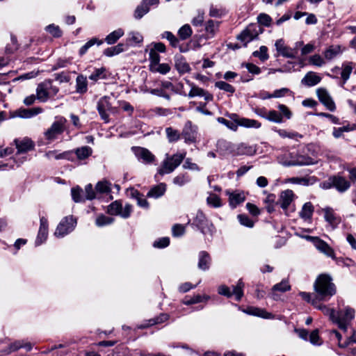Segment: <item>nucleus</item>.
<instances>
[{
    "label": "nucleus",
    "mask_w": 356,
    "mask_h": 356,
    "mask_svg": "<svg viewBox=\"0 0 356 356\" xmlns=\"http://www.w3.org/2000/svg\"><path fill=\"white\" fill-rule=\"evenodd\" d=\"M332 281V277L327 274L318 276L314 284L317 299L326 301L336 293V286Z\"/></svg>",
    "instance_id": "obj_1"
},
{
    "label": "nucleus",
    "mask_w": 356,
    "mask_h": 356,
    "mask_svg": "<svg viewBox=\"0 0 356 356\" xmlns=\"http://www.w3.org/2000/svg\"><path fill=\"white\" fill-rule=\"evenodd\" d=\"M320 186L325 190L334 188L338 192L344 193L350 188L351 184L345 177L337 175L330 176L327 179L321 182Z\"/></svg>",
    "instance_id": "obj_2"
},
{
    "label": "nucleus",
    "mask_w": 356,
    "mask_h": 356,
    "mask_svg": "<svg viewBox=\"0 0 356 356\" xmlns=\"http://www.w3.org/2000/svg\"><path fill=\"white\" fill-rule=\"evenodd\" d=\"M186 156V153H177L169 156L167 155L165 159L162 162L161 166L158 170L161 175L170 174L178 167Z\"/></svg>",
    "instance_id": "obj_3"
},
{
    "label": "nucleus",
    "mask_w": 356,
    "mask_h": 356,
    "mask_svg": "<svg viewBox=\"0 0 356 356\" xmlns=\"http://www.w3.org/2000/svg\"><path fill=\"white\" fill-rule=\"evenodd\" d=\"M355 317V310L347 307L344 310H340L336 313V317L334 323L338 325L340 330L346 332L348 325Z\"/></svg>",
    "instance_id": "obj_4"
},
{
    "label": "nucleus",
    "mask_w": 356,
    "mask_h": 356,
    "mask_svg": "<svg viewBox=\"0 0 356 356\" xmlns=\"http://www.w3.org/2000/svg\"><path fill=\"white\" fill-rule=\"evenodd\" d=\"M76 225V220L72 216L64 217L58 225L54 235L62 238L72 232Z\"/></svg>",
    "instance_id": "obj_5"
},
{
    "label": "nucleus",
    "mask_w": 356,
    "mask_h": 356,
    "mask_svg": "<svg viewBox=\"0 0 356 356\" xmlns=\"http://www.w3.org/2000/svg\"><path fill=\"white\" fill-rule=\"evenodd\" d=\"M193 225L204 234H209L212 235L215 232L213 223L207 218L202 211L197 212L196 216L193 220Z\"/></svg>",
    "instance_id": "obj_6"
},
{
    "label": "nucleus",
    "mask_w": 356,
    "mask_h": 356,
    "mask_svg": "<svg viewBox=\"0 0 356 356\" xmlns=\"http://www.w3.org/2000/svg\"><path fill=\"white\" fill-rule=\"evenodd\" d=\"M262 31L261 26L251 24L237 36V39L246 44L256 38L259 33H262Z\"/></svg>",
    "instance_id": "obj_7"
},
{
    "label": "nucleus",
    "mask_w": 356,
    "mask_h": 356,
    "mask_svg": "<svg viewBox=\"0 0 356 356\" xmlns=\"http://www.w3.org/2000/svg\"><path fill=\"white\" fill-rule=\"evenodd\" d=\"M66 119L60 117L55 121L51 126L44 132V137L47 140L52 141L57 138L65 131V124Z\"/></svg>",
    "instance_id": "obj_8"
},
{
    "label": "nucleus",
    "mask_w": 356,
    "mask_h": 356,
    "mask_svg": "<svg viewBox=\"0 0 356 356\" xmlns=\"http://www.w3.org/2000/svg\"><path fill=\"white\" fill-rule=\"evenodd\" d=\"M110 100V97L104 96L99 99L97 106V108L101 118L106 122L109 121L108 112H114L115 111V108H113Z\"/></svg>",
    "instance_id": "obj_9"
},
{
    "label": "nucleus",
    "mask_w": 356,
    "mask_h": 356,
    "mask_svg": "<svg viewBox=\"0 0 356 356\" xmlns=\"http://www.w3.org/2000/svg\"><path fill=\"white\" fill-rule=\"evenodd\" d=\"M307 238L314 242V245L319 251L324 253L327 257L337 260L338 262V259L335 257L334 250L326 242L316 236H307Z\"/></svg>",
    "instance_id": "obj_10"
},
{
    "label": "nucleus",
    "mask_w": 356,
    "mask_h": 356,
    "mask_svg": "<svg viewBox=\"0 0 356 356\" xmlns=\"http://www.w3.org/2000/svg\"><path fill=\"white\" fill-rule=\"evenodd\" d=\"M316 94L319 101L330 111L336 109V106L330 94L325 88H318Z\"/></svg>",
    "instance_id": "obj_11"
},
{
    "label": "nucleus",
    "mask_w": 356,
    "mask_h": 356,
    "mask_svg": "<svg viewBox=\"0 0 356 356\" xmlns=\"http://www.w3.org/2000/svg\"><path fill=\"white\" fill-rule=\"evenodd\" d=\"M48 87H51V79H46L38 85L36 97L39 101L45 102L49 99V92Z\"/></svg>",
    "instance_id": "obj_12"
},
{
    "label": "nucleus",
    "mask_w": 356,
    "mask_h": 356,
    "mask_svg": "<svg viewBox=\"0 0 356 356\" xmlns=\"http://www.w3.org/2000/svg\"><path fill=\"white\" fill-rule=\"evenodd\" d=\"M181 136L186 143H193L196 140V129L191 121H187L181 132Z\"/></svg>",
    "instance_id": "obj_13"
},
{
    "label": "nucleus",
    "mask_w": 356,
    "mask_h": 356,
    "mask_svg": "<svg viewBox=\"0 0 356 356\" xmlns=\"http://www.w3.org/2000/svg\"><path fill=\"white\" fill-rule=\"evenodd\" d=\"M131 149L138 159L143 160L146 163H152L155 159L154 155L146 148L133 147Z\"/></svg>",
    "instance_id": "obj_14"
},
{
    "label": "nucleus",
    "mask_w": 356,
    "mask_h": 356,
    "mask_svg": "<svg viewBox=\"0 0 356 356\" xmlns=\"http://www.w3.org/2000/svg\"><path fill=\"white\" fill-rule=\"evenodd\" d=\"M294 193L293 191L287 189L281 192L278 201L275 204H280L283 210H286L293 201Z\"/></svg>",
    "instance_id": "obj_15"
},
{
    "label": "nucleus",
    "mask_w": 356,
    "mask_h": 356,
    "mask_svg": "<svg viewBox=\"0 0 356 356\" xmlns=\"http://www.w3.org/2000/svg\"><path fill=\"white\" fill-rule=\"evenodd\" d=\"M48 236V221L47 219L44 217L40 218V228L38 231V234L37 236V238L35 240V245H40L42 243H44Z\"/></svg>",
    "instance_id": "obj_16"
},
{
    "label": "nucleus",
    "mask_w": 356,
    "mask_h": 356,
    "mask_svg": "<svg viewBox=\"0 0 356 356\" xmlns=\"http://www.w3.org/2000/svg\"><path fill=\"white\" fill-rule=\"evenodd\" d=\"M43 111L40 107H35L32 108H19L15 111L13 117H19L23 118H29L41 113Z\"/></svg>",
    "instance_id": "obj_17"
},
{
    "label": "nucleus",
    "mask_w": 356,
    "mask_h": 356,
    "mask_svg": "<svg viewBox=\"0 0 356 356\" xmlns=\"http://www.w3.org/2000/svg\"><path fill=\"white\" fill-rule=\"evenodd\" d=\"M14 143L17 149L18 154L27 152L33 149L34 147L33 142L28 138H24L23 139H15Z\"/></svg>",
    "instance_id": "obj_18"
},
{
    "label": "nucleus",
    "mask_w": 356,
    "mask_h": 356,
    "mask_svg": "<svg viewBox=\"0 0 356 356\" xmlns=\"http://www.w3.org/2000/svg\"><path fill=\"white\" fill-rule=\"evenodd\" d=\"M275 46L276 50L283 56L290 58H295V51H292V48L285 46L282 39L277 40L275 42Z\"/></svg>",
    "instance_id": "obj_19"
},
{
    "label": "nucleus",
    "mask_w": 356,
    "mask_h": 356,
    "mask_svg": "<svg viewBox=\"0 0 356 356\" xmlns=\"http://www.w3.org/2000/svg\"><path fill=\"white\" fill-rule=\"evenodd\" d=\"M220 22L209 19L205 23L206 39L213 38L218 31Z\"/></svg>",
    "instance_id": "obj_20"
},
{
    "label": "nucleus",
    "mask_w": 356,
    "mask_h": 356,
    "mask_svg": "<svg viewBox=\"0 0 356 356\" xmlns=\"http://www.w3.org/2000/svg\"><path fill=\"white\" fill-rule=\"evenodd\" d=\"M196 96L204 97L206 101H211L213 99L211 94L201 88L193 86L188 93V97H194Z\"/></svg>",
    "instance_id": "obj_21"
},
{
    "label": "nucleus",
    "mask_w": 356,
    "mask_h": 356,
    "mask_svg": "<svg viewBox=\"0 0 356 356\" xmlns=\"http://www.w3.org/2000/svg\"><path fill=\"white\" fill-rule=\"evenodd\" d=\"M211 259L209 254L206 251H201L199 253L198 268L202 270L209 268Z\"/></svg>",
    "instance_id": "obj_22"
},
{
    "label": "nucleus",
    "mask_w": 356,
    "mask_h": 356,
    "mask_svg": "<svg viewBox=\"0 0 356 356\" xmlns=\"http://www.w3.org/2000/svg\"><path fill=\"white\" fill-rule=\"evenodd\" d=\"M166 191V185L164 183L153 186L147 193V197L159 198L163 196Z\"/></svg>",
    "instance_id": "obj_23"
},
{
    "label": "nucleus",
    "mask_w": 356,
    "mask_h": 356,
    "mask_svg": "<svg viewBox=\"0 0 356 356\" xmlns=\"http://www.w3.org/2000/svg\"><path fill=\"white\" fill-rule=\"evenodd\" d=\"M217 147L223 154H233L235 155L236 147L227 140H218L217 143Z\"/></svg>",
    "instance_id": "obj_24"
},
{
    "label": "nucleus",
    "mask_w": 356,
    "mask_h": 356,
    "mask_svg": "<svg viewBox=\"0 0 356 356\" xmlns=\"http://www.w3.org/2000/svg\"><path fill=\"white\" fill-rule=\"evenodd\" d=\"M321 81V78L315 72H309L306 74L305 77L302 79V84L307 86H313L318 84Z\"/></svg>",
    "instance_id": "obj_25"
},
{
    "label": "nucleus",
    "mask_w": 356,
    "mask_h": 356,
    "mask_svg": "<svg viewBox=\"0 0 356 356\" xmlns=\"http://www.w3.org/2000/svg\"><path fill=\"white\" fill-rule=\"evenodd\" d=\"M175 68L180 74L190 72L191 67L182 56L175 57Z\"/></svg>",
    "instance_id": "obj_26"
},
{
    "label": "nucleus",
    "mask_w": 356,
    "mask_h": 356,
    "mask_svg": "<svg viewBox=\"0 0 356 356\" xmlns=\"http://www.w3.org/2000/svg\"><path fill=\"white\" fill-rule=\"evenodd\" d=\"M88 90V81L86 76L79 74L76 78V92L79 94H84Z\"/></svg>",
    "instance_id": "obj_27"
},
{
    "label": "nucleus",
    "mask_w": 356,
    "mask_h": 356,
    "mask_svg": "<svg viewBox=\"0 0 356 356\" xmlns=\"http://www.w3.org/2000/svg\"><path fill=\"white\" fill-rule=\"evenodd\" d=\"M229 194V204L232 207L235 208L239 204L245 201V195L243 193H227Z\"/></svg>",
    "instance_id": "obj_28"
},
{
    "label": "nucleus",
    "mask_w": 356,
    "mask_h": 356,
    "mask_svg": "<svg viewBox=\"0 0 356 356\" xmlns=\"http://www.w3.org/2000/svg\"><path fill=\"white\" fill-rule=\"evenodd\" d=\"M255 152L256 149L254 147L245 143H241L236 147L235 155H253Z\"/></svg>",
    "instance_id": "obj_29"
},
{
    "label": "nucleus",
    "mask_w": 356,
    "mask_h": 356,
    "mask_svg": "<svg viewBox=\"0 0 356 356\" xmlns=\"http://www.w3.org/2000/svg\"><path fill=\"white\" fill-rule=\"evenodd\" d=\"M353 63L352 62H344L342 64L341 77L343 80V84L349 79L350 74L353 70Z\"/></svg>",
    "instance_id": "obj_30"
},
{
    "label": "nucleus",
    "mask_w": 356,
    "mask_h": 356,
    "mask_svg": "<svg viewBox=\"0 0 356 356\" xmlns=\"http://www.w3.org/2000/svg\"><path fill=\"white\" fill-rule=\"evenodd\" d=\"M88 78L94 82H96L99 79H106L107 78L106 69L104 67L95 68Z\"/></svg>",
    "instance_id": "obj_31"
},
{
    "label": "nucleus",
    "mask_w": 356,
    "mask_h": 356,
    "mask_svg": "<svg viewBox=\"0 0 356 356\" xmlns=\"http://www.w3.org/2000/svg\"><path fill=\"white\" fill-rule=\"evenodd\" d=\"M238 125L247 127V128H259L261 123L257 120L248 118H238L235 120Z\"/></svg>",
    "instance_id": "obj_32"
},
{
    "label": "nucleus",
    "mask_w": 356,
    "mask_h": 356,
    "mask_svg": "<svg viewBox=\"0 0 356 356\" xmlns=\"http://www.w3.org/2000/svg\"><path fill=\"white\" fill-rule=\"evenodd\" d=\"M124 31L122 29H118L109 33L105 38V41L108 44H115L122 35Z\"/></svg>",
    "instance_id": "obj_33"
},
{
    "label": "nucleus",
    "mask_w": 356,
    "mask_h": 356,
    "mask_svg": "<svg viewBox=\"0 0 356 356\" xmlns=\"http://www.w3.org/2000/svg\"><path fill=\"white\" fill-rule=\"evenodd\" d=\"M124 50V44L123 43H119L116 46L106 48L104 50V54L106 56H113L118 55Z\"/></svg>",
    "instance_id": "obj_34"
},
{
    "label": "nucleus",
    "mask_w": 356,
    "mask_h": 356,
    "mask_svg": "<svg viewBox=\"0 0 356 356\" xmlns=\"http://www.w3.org/2000/svg\"><path fill=\"white\" fill-rule=\"evenodd\" d=\"M244 286L245 284L241 279L238 281V283L236 286H232V293H233V295L235 296V299L236 301H240L243 298Z\"/></svg>",
    "instance_id": "obj_35"
},
{
    "label": "nucleus",
    "mask_w": 356,
    "mask_h": 356,
    "mask_svg": "<svg viewBox=\"0 0 356 356\" xmlns=\"http://www.w3.org/2000/svg\"><path fill=\"white\" fill-rule=\"evenodd\" d=\"M314 212V207L311 202H306L302 208L301 211L300 212V216L305 219H309L311 218L312 214Z\"/></svg>",
    "instance_id": "obj_36"
},
{
    "label": "nucleus",
    "mask_w": 356,
    "mask_h": 356,
    "mask_svg": "<svg viewBox=\"0 0 356 356\" xmlns=\"http://www.w3.org/2000/svg\"><path fill=\"white\" fill-rule=\"evenodd\" d=\"M193 33V31L189 24H184L178 30V36L180 40H186L189 38Z\"/></svg>",
    "instance_id": "obj_37"
},
{
    "label": "nucleus",
    "mask_w": 356,
    "mask_h": 356,
    "mask_svg": "<svg viewBox=\"0 0 356 356\" xmlns=\"http://www.w3.org/2000/svg\"><path fill=\"white\" fill-rule=\"evenodd\" d=\"M92 150L88 146H83L75 149V154L80 160L85 159L92 154Z\"/></svg>",
    "instance_id": "obj_38"
},
{
    "label": "nucleus",
    "mask_w": 356,
    "mask_h": 356,
    "mask_svg": "<svg viewBox=\"0 0 356 356\" xmlns=\"http://www.w3.org/2000/svg\"><path fill=\"white\" fill-rule=\"evenodd\" d=\"M102 43L103 40H98L96 38H92L81 47V49H79V55H84L87 52V51L94 44H97V45H101Z\"/></svg>",
    "instance_id": "obj_39"
},
{
    "label": "nucleus",
    "mask_w": 356,
    "mask_h": 356,
    "mask_svg": "<svg viewBox=\"0 0 356 356\" xmlns=\"http://www.w3.org/2000/svg\"><path fill=\"white\" fill-rule=\"evenodd\" d=\"M165 133L170 143L177 141L179 140L181 136L179 131L173 129L172 127H167L165 129Z\"/></svg>",
    "instance_id": "obj_40"
},
{
    "label": "nucleus",
    "mask_w": 356,
    "mask_h": 356,
    "mask_svg": "<svg viewBox=\"0 0 356 356\" xmlns=\"http://www.w3.org/2000/svg\"><path fill=\"white\" fill-rule=\"evenodd\" d=\"M246 313L251 314V315L265 318H268L269 317V316L270 315V313L267 312L264 309H259L257 307H253L248 308L246 310Z\"/></svg>",
    "instance_id": "obj_41"
},
{
    "label": "nucleus",
    "mask_w": 356,
    "mask_h": 356,
    "mask_svg": "<svg viewBox=\"0 0 356 356\" xmlns=\"http://www.w3.org/2000/svg\"><path fill=\"white\" fill-rule=\"evenodd\" d=\"M149 7L145 6V2L142 1L135 10L134 17L137 19H140L149 12Z\"/></svg>",
    "instance_id": "obj_42"
},
{
    "label": "nucleus",
    "mask_w": 356,
    "mask_h": 356,
    "mask_svg": "<svg viewBox=\"0 0 356 356\" xmlns=\"http://www.w3.org/2000/svg\"><path fill=\"white\" fill-rule=\"evenodd\" d=\"M209 299V296H202L200 295H195L191 298L186 297L182 302L186 305H190L193 304H196L198 302H201L203 300H207Z\"/></svg>",
    "instance_id": "obj_43"
},
{
    "label": "nucleus",
    "mask_w": 356,
    "mask_h": 356,
    "mask_svg": "<svg viewBox=\"0 0 356 356\" xmlns=\"http://www.w3.org/2000/svg\"><path fill=\"white\" fill-rule=\"evenodd\" d=\"M82 189L77 186L71 189L72 200L75 202H82L85 201V198L82 196Z\"/></svg>",
    "instance_id": "obj_44"
},
{
    "label": "nucleus",
    "mask_w": 356,
    "mask_h": 356,
    "mask_svg": "<svg viewBox=\"0 0 356 356\" xmlns=\"http://www.w3.org/2000/svg\"><path fill=\"white\" fill-rule=\"evenodd\" d=\"M161 38L167 39L172 47H177L179 44V39L170 31L163 33Z\"/></svg>",
    "instance_id": "obj_45"
},
{
    "label": "nucleus",
    "mask_w": 356,
    "mask_h": 356,
    "mask_svg": "<svg viewBox=\"0 0 356 356\" xmlns=\"http://www.w3.org/2000/svg\"><path fill=\"white\" fill-rule=\"evenodd\" d=\"M291 289V286L289 285L288 281L282 280L281 282L275 284L273 288V291H280V292H286Z\"/></svg>",
    "instance_id": "obj_46"
},
{
    "label": "nucleus",
    "mask_w": 356,
    "mask_h": 356,
    "mask_svg": "<svg viewBox=\"0 0 356 356\" xmlns=\"http://www.w3.org/2000/svg\"><path fill=\"white\" fill-rule=\"evenodd\" d=\"M252 55L254 57H258L261 61H265L268 59V48L266 46H261L259 51H255Z\"/></svg>",
    "instance_id": "obj_47"
},
{
    "label": "nucleus",
    "mask_w": 356,
    "mask_h": 356,
    "mask_svg": "<svg viewBox=\"0 0 356 356\" xmlns=\"http://www.w3.org/2000/svg\"><path fill=\"white\" fill-rule=\"evenodd\" d=\"M313 159L309 156H301L297 158L291 165H309L313 164Z\"/></svg>",
    "instance_id": "obj_48"
},
{
    "label": "nucleus",
    "mask_w": 356,
    "mask_h": 356,
    "mask_svg": "<svg viewBox=\"0 0 356 356\" xmlns=\"http://www.w3.org/2000/svg\"><path fill=\"white\" fill-rule=\"evenodd\" d=\"M122 204L118 201L112 202L108 207V212L111 215H120Z\"/></svg>",
    "instance_id": "obj_49"
},
{
    "label": "nucleus",
    "mask_w": 356,
    "mask_h": 356,
    "mask_svg": "<svg viewBox=\"0 0 356 356\" xmlns=\"http://www.w3.org/2000/svg\"><path fill=\"white\" fill-rule=\"evenodd\" d=\"M267 120L276 123L282 122V115L275 110L269 111Z\"/></svg>",
    "instance_id": "obj_50"
},
{
    "label": "nucleus",
    "mask_w": 356,
    "mask_h": 356,
    "mask_svg": "<svg viewBox=\"0 0 356 356\" xmlns=\"http://www.w3.org/2000/svg\"><path fill=\"white\" fill-rule=\"evenodd\" d=\"M215 86L219 88L220 90H222L232 94H233L235 92V88L232 85L227 83L225 81H217L215 83Z\"/></svg>",
    "instance_id": "obj_51"
},
{
    "label": "nucleus",
    "mask_w": 356,
    "mask_h": 356,
    "mask_svg": "<svg viewBox=\"0 0 356 356\" xmlns=\"http://www.w3.org/2000/svg\"><path fill=\"white\" fill-rule=\"evenodd\" d=\"M24 346V342L21 341H16L13 343H10L8 347L3 350L2 352L4 354H10L12 352H15Z\"/></svg>",
    "instance_id": "obj_52"
},
{
    "label": "nucleus",
    "mask_w": 356,
    "mask_h": 356,
    "mask_svg": "<svg viewBox=\"0 0 356 356\" xmlns=\"http://www.w3.org/2000/svg\"><path fill=\"white\" fill-rule=\"evenodd\" d=\"M340 52V47H330L325 52L324 56L326 59L331 60L334 58Z\"/></svg>",
    "instance_id": "obj_53"
},
{
    "label": "nucleus",
    "mask_w": 356,
    "mask_h": 356,
    "mask_svg": "<svg viewBox=\"0 0 356 356\" xmlns=\"http://www.w3.org/2000/svg\"><path fill=\"white\" fill-rule=\"evenodd\" d=\"M113 222V218L111 217L106 216L104 215L99 216L96 218V225L98 227H102L107 225H110Z\"/></svg>",
    "instance_id": "obj_54"
},
{
    "label": "nucleus",
    "mask_w": 356,
    "mask_h": 356,
    "mask_svg": "<svg viewBox=\"0 0 356 356\" xmlns=\"http://www.w3.org/2000/svg\"><path fill=\"white\" fill-rule=\"evenodd\" d=\"M70 154V152H65L60 154H57L56 151H49L46 153V156L49 159L54 158L56 160L58 159H67L68 155Z\"/></svg>",
    "instance_id": "obj_55"
},
{
    "label": "nucleus",
    "mask_w": 356,
    "mask_h": 356,
    "mask_svg": "<svg viewBox=\"0 0 356 356\" xmlns=\"http://www.w3.org/2000/svg\"><path fill=\"white\" fill-rule=\"evenodd\" d=\"M316 308L321 309L325 314L328 315L330 318L334 322L336 317V312L334 309L327 307L325 305H317Z\"/></svg>",
    "instance_id": "obj_56"
},
{
    "label": "nucleus",
    "mask_w": 356,
    "mask_h": 356,
    "mask_svg": "<svg viewBox=\"0 0 356 356\" xmlns=\"http://www.w3.org/2000/svg\"><path fill=\"white\" fill-rule=\"evenodd\" d=\"M95 189L100 193H107L110 192L111 189L108 186V183L105 181H99L95 186Z\"/></svg>",
    "instance_id": "obj_57"
},
{
    "label": "nucleus",
    "mask_w": 356,
    "mask_h": 356,
    "mask_svg": "<svg viewBox=\"0 0 356 356\" xmlns=\"http://www.w3.org/2000/svg\"><path fill=\"white\" fill-rule=\"evenodd\" d=\"M238 219L240 223L248 227H252L254 226L253 221L246 215L240 214L238 216Z\"/></svg>",
    "instance_id": "obj_58"
},
{
    "label": "nucleus",
    "mask_w": 356,
    "mask_h": 356,
    "mask_svg": "<svg viewBox=\"0 0 356 356\" xmlns=\"http://www.w3.org/2000/svg\"><path fill=\"white\" fill-rule=\"evenodd\" d=\"M46 30L55 38L61 36L62 32L58 26L50 24L46 27Z\"/></svg>",
    "instance_id": "obj_59"
},
{
    "label": "nucleus",
    "mask_w": 356,
    "mask_h": 356,
    "mask_svg": "<svg viewBox=\"0 0 356 356\" xmlns=\"http://www.w3.org/2000/svg\"><path fill=\"white\" fill-rule=\"evenodd\" d=\"M190 181L188 176L186 175H179L173 179V183L178 186H183Z\"/></svg>",
    "instance_id": "obj_60"
},
{
    "label": "nucleus",
    "mask_w": 356,
    "mask_h": 356,
    "mask_svg": "<svg viewBox=\"0 0 356 356\" xmlns=\"http://www.w3.org/2000/svg\"><path fill=\"white\" fill-rule=\"evenodd\" d=\"M324 217L327 222H328L330 224H333L335 222L336 217L334 216L333 210L331 208H325L324 209Z\"/></svg>",
    "instance_id": "obj_61"
},
{
    "label": "nucleus",
    "mask_w": 356,
    "mask_h": 356,
    "mask_svg": "<svg viewBox=\"0 0 356 356\" xmlns=\"http://www.w3.org/2000/svg\"><path fill=\"white\" fill-rule=\"evenodd\" d=\"M309 62L310 64L318 67H321L325 64L324 60L318 54H315L311 56L309 59Z\"/></svg>",
    "instance_id": "obj_62"
},
{
    "label": "nucleus",
    "mask_w": 356,
    "mask_h": 356,
    "mask_svg": "<svg viewBox=\"0 0 356 356\" xmlns=\"http://www.w3.org/2000/svg\"><path fill=\"white\" fill-rule=\"evenodd\" d=\"M170 244V238L168 237L161 238L154 242L153 246L157 248H163Z\"/></svg>",
    "instance_id": "obj_63"
},
{
    "label": "nucleus",
    "mask_w": 356,
    "mask_h": 356,
    "mask_svg": "<svg viewBox=\"0 0 356 356\" xmlns=\"http://www.w3.org/2000/svg\"><path fill=\"white\" fill-rule=\"evenodd\" d=\"M207 203L214 207H219L221 206L220 198L215 194H213L207 197Z\"/></svg>",
    "instance_id": "obj_64"
}]
</instances>
